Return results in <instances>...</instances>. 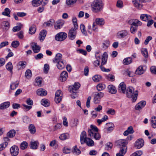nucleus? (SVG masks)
<instances>
[{
	"label": "nucleus",
	"mask_w": 156,
	"mask_h": 156,
	"mask_svg": "<svg viewBox=\"0 0 156 156\" xmlns=\"http://www.w3.org/2000/svg\"><path fill=\"white\" fill-rule=\"evenodd\" d=\"M41 104L45 107H48L50 105V103L48 100L46 99H42L41 101Z\"/></svg>",
	"instance_id": "obj_37"
},
{
	"label": "nucleus",
	"mask_w": 156,
	"mask_h": 156,
	"mask_svg": "<svg viewBox=\"0 0 156 156\" xmlns=\"http://www.w3.org/2000/svg\"><path fill=\"white\" fill-rule=\"evenodd\" d=\"M64 21L62 20H59L56 22L54 25L55 28L56 30L60 29L63 25Z\"/></svg>",
	"instance_id": "obj_12"
},
{
	"label": "nucleus",
	"mask_w": 156,
	"mask_h": 156,
	"mask_svg": "<svg viewBox=\"0 0 156 156\" xmlns=\"http://www.w3.org/2000/svg\"><path fill=\"white\" fill-rule=\"evenodd\" d=\"M77 1V0H66V3L68 5H71L75 3Z\"/></svg>",
	"instance_id": "obj_53"
},
{
	"label": "nucleus",
	"mask_w": 156,
	"mask_h": 156,
	"mask_svg": "<svg viewBox=\"0 0 156 156\" xmlns=\"http://www.w3.org/2000/svg\"><path fill=\"white\" fill-rule=\"evenodd\" d=\"M151 16L150 15L147 14H142L140 16L141 20L145 22L151 19Z\"/></svg>",
	"instance_id": "obj_21"
},
{
	"label": "nucleus",
	"mask_w": 156,
	"mask_h": 156,
	"mask_svg": "<svg viewBox=\"0 0 156 156\" xmlns=\"http://www.w3.org/2000/svg\"><path fill=\"white\" fill-rule=\"evenodd\" d=\"M90 128L91 129H89L88 132V135L91 137L93 136L94 133L98 132V129L96 126L92 125H90Z\"/></svg>",
	"instance_id": "obj_8"
},
{
	"label": "nucleus",
	"mask_w": 156,
	"mask_h": 156,
	"mask_svg": "<svg viewBox=\"0 0 156 156\" xmlns=\"http://www.w3.org/2000/svg\"><path fill=\"white\" fill-rule=\"evenodd\" d=\"M69 92L72 93H76V91L77 90L74 88V87L70 86L69 87Z\"/></svg>",
	"instance_id": "obj_60"
},
{
	"label": "nucleus",
	"mask_w": 156,
	"mask_h": 156,
	"mask_svg": "<svg viewBox=\"0 0 156 156\" xmlns=\"http://www.w3.org/2000/svg\"><path fill=\"white\" fill-rule=\"evenodd\" d=\"M118 145L120 147V150L116 154V156H124L127 151V141L124 139H121L117 141Z\"/></svg>",
	"instance_id": "obj_1"
},
{
	"label": "nucleus",
	"mask_w": 156,
	"mask_h": 156,
	"mask_svg": "<svg viewBox=\"0 0 156 156\" xmlns=\"http://www.w3.org/2000/svg\"><path fill=\"white\" fill-rule=\"evenodd\" d=\"M101 76L100 75H95L92 78L93 80L96 82L100 81L101 80Z\"/></svg>",
	"instance_id": "obj_46"
},
{
	"label": "nucleus",
	"mask_w": 156,
	"mask_h": 156,
	"mask_svg": "<svg viewBox=\"0 0 156 156\" xmlns=\"http://www.w3.org/2000/svg\"><path fill=\"white\" fill-rule=\"evenodd\" d=\"M32 76L31 71L30 69H27L25 72V76L27 78H29Z\"/></svg>",
	"instance_id": "obj_54"
},
{
	"label": "nucleus",
	"mask_w": 156,
	"mask_h": 156,
	"mask_svg": "<svg viewBox=\"0 0 156 156\" xmlns=\"http://www.w3.org/2000/svg\"><path fill=\"white\" fill-rule=\"evenodd\" d=\"M1 26H3V28L5 30H8L9 27V23L7 21H4L2 23Z\"/></svg>",
	"instance_id": "obj_39"
},
{
	"label": "nucleus",
	"mask_w": 156,
	"mask_h": 156,
	"mask_svg": "<svg viewBox=\"0 0 156 156\" xmlns=\"http://www.w3.org/2000/svg\"><path fill=\"white\" fill-rule=\"evenodd\" d=\"M108 91L109 93L115 94L116 92V90L114 86L112 85H109L108 86Z\"/></svg>",
	"instance_id": "obj_29"
},
{
	"label": "nucleus",
	"mask_w": 156,
	"mask_h": 156,
	"mask_svg": "<svg viewBox=\"0 0 156 156\" xmlns=\"http://www.w3.org/2000/svg\"><path fill=\"white\" fill-rule=\"evenodd\" d=\"M43 0H33L32 2V5L34 7H37L42 3Z\"/></svg>",
	"instance_id": "obj_26"
},
{
	"label": "nucleus",
	"mask_w": 156,
	"mask_h": 156,
	"mask_svg": "<svg viewBox=\"0 0 156 156\" xmlns=\"http://www.w3.org/2000/svg\"><path fill=\"white\" fill-rule=\"evenodd\" d=\"M67 35L65 32H61L58 33L55 36V40L58 41L64 40L67 37Z\"/></svg>",
	"instance_id": "obj_5"
},
{
	"label": "nucleus",
	"mask_w": 156,
	"mask_h": 156,
	"mask_svg": "<svg viewBox=\"0 0 156 156\" xmlns=\"http://www.w3.org/2000/svg\"><path fill=\"white\" fill-rule=\"evenodd\" d=\"M141 52L143 55L144 56L145 58L148 57L147 51L146 49L143 48L141 49Z\"/></svg>",
	"instance_id": "obj_55"
},
{
	"label": "nucleus",
	"mask_w": 156,
	"mask_h": 156,
	"mask_svg": "<svg viewBox=\"0 0 156 156\" xmlns=\"http://www.w3.org/2000/svg\"><path fill=\"white\" fill-rule=\"evenodd\" d=\"M31 48L33 51L35 53L39 52L41 49V47L37 45V44L36 43H33L31 44Z\"/></svg>",
	"instance_id": "obj_11"
},
{
	"label": "nucleus",
	"mask_w": 156,
	"mask_h": 156,
	"mask_svg": "<svg viewBox=\"0 0 156 156\" xmlns=\"http://www.w3.org/2000/svg\"><path fill=\"white\" fill-rule=\"evenodd\" d=\"M36 83L38 86H40L41 84L42 80L41 78L39 77H37L35 79Z\"/></svg>",
	"instance_id": "obj_64"
},
{
	"label": "nucleus",
	"mask_w": 156,
	"mask_h": 156,
	"mask_svg": "<svg viewBox=\"0 0 156 156\" xmlns=\"http://www.w3.org/2000/svg\"><path fill=\"white\" fill-rule=\"evenodd\" d=\"M95 24L100 26L103 25L105 24L104 20L102 18H97L95 19Z\"/></svg>",
	"instance_id": "obj_24"
},
{
	"label": "nucleus",
	"mask_w": 156,
	"mask_h": 156,
	"mask_svg": "<svg viewBox=\"0 0 156 156\" xmlns=\"http://www.w3.org/2000/svg\"><path fill=\"white\" fill-rule=\"evenodd\" d=\"M23 122L25 123H28L30 122V119L27 116H25L23 118Z\"/></svg>",
	"instance_id": "obj_52"
},
{
	"label": "nucleus",
	"mask_w": 156,
	"mask_h": 156,
	"mask_svg": "<svg viewBox=\"0 0 156 156\" xmlns=\"http://www.w3.org/2000/svg\"><path fill=\"white\" fill-rule=\"evenodd\" d=\"M144 71L143 69V66H140L136 69V74L140 75L144 73Z\"/></svg>",
	"instance_id": "obj_34"
},
{
	"label": "nucleus",
	"mask_w": 156,
	"mask_h": 156,
	"mask_svg": "<svg viewBox=\"0 0 156 156\" xmlns=\"http://www.w3.org/2000/svg\"><path fill=\"white\" fill-rule=\"evenodd\" d=\"M143 154L142 152L141 151H138L133 154L131 156H140Z\"/></svg>",
	"instance_id": "obj_58"
},
{
	"label": "nucleus",
	"mask_w": 156,
	"mask_h": 156,
	"mask_svg": "<svg viewBox=\"0 0 156 156\" xmlns=\"http://www.w3.org/2000/svg\"><path fill=\"white\" fill-rule=\"evenodd\" d=\"M108 58L107 53L105 52L103 55L101 60V65H104L106 63Z\"/></svg>",
	"instance_id": "obj_30"
},
{
	"label": "nucleus",
	"mask_w": 156,
	"mask_h": 156,
	"mask_svg": "<svg viewBox=\"0 0 156 156\" xmlns=\"http://www.w3.org/2000/svg\"><path fill=\"white\" fill-rule=\"evenodd\" d=\"M146 104V102L145 101H142L138 103L136 105L135 107V108L136 110H139L140 109H142L143 108Z\"/></svg>",
	"instance_id": "obj_20"
},
{
	"label": "nucleus",
	"mask_w": 156,
	"mask_h": 156,
	"mask_svg": "<svg viewBox=\"0 0 156 156\" xmlns=\"http://www.w3.org/2000/svg\"><path fill=\"white\" fill-rule=\"evenodd\" d=\"M108 116L106 115H105L101 119H98L97 120V122L98 123V125H100L102 122H103L108 119Z\"/></svg>",
	"instance_id": "obj_42"
},
{
	"label": "nucleus",
	"mask_w": 156,
	"mask_h": 156,
	"mask_svg": "<svg viewBox=\"0 0 156 156\" xmlns=\"http://www.w3.org/2000/svg\"><path fill=\"white\" fill-rule=\"evenodd\" d=\"M39 143L37 141H31L30 142V147L34 149H37L38 147Z\"/></svg>",
	"instance_id": "obj_32"
},
{
	"label": "nucleus",
	"mask_w": 156,
	"mask_h": 156,
	"mask_svg": "<svg viewBox=\"0 0 156 156\" xmlns=\"http://www.w3.org/2000/svg\"><path fill=\"white\" fill-rule=\"evenodd\" d=\"M11 12V11L8 8H5L4 10V11L2 13V14L3 15L7 16L9 17H10V14Z\"/></svg>",
	"instance_id": "obj_41"
},
{
	"label": "nucleus",
	"mask_w": 156,
	"mask_h": 156,
	"mask_svg": "<svg viewBox=\"0 0 156 156\" xmlns=\"http://www.w3.org/2000/svg\"><path fill=\"white\" fill-rule=\"evenodd\" d=\"M29 129L30 132L32 134H34L36 132L35 127L33 124H30L29 125Z\"/></svg>",
	"instance_id": "obj_35"
},
{
	"label": "nucleus",
	"mask_w": 156,
	"mask_h": 156,
	"mask_svg": "<svg viewBox=\"0 0 156 156\" xmlns=\"http://www.w3.org/2000/svg\"><path fill=\"white\" fill-rule=\"evenodd\" d=\"M126 97L128 98H131L133 102H135L137 99L138 95V91L136 90L134 91V88L130 86L126 90Z\"/></svg>",
	"instance_id": "obj_3"
},
{
	"label": "nucleus",
	"mask_w": 156,
	"mask_h": 156,
	"mask_svg": "<svg viewBox=\"0 0 156 156\" xmlns=\"http://www.w3.org/2000/svg\"><path fill=\"white\" fill-rule=\"evenodd\" d=\"M132 59L130 57L125 58L123 60V63L126 65H128L132 62Z\"/></svg>",
	"instance_id": "obj_45"
},
{
	"label": "nucleus",
	"mask_w": 156,
	"mask_h": 156,
	"mask_svg": "<svg viewBox=\"0 0 156 156\" xmlns=\"http://www.w3.org/2000/svg\"><path fill=\"white\" fill-rule=\"evenodd\" d=\"M55 23V20H54L51 19L47 22H46L44 23L43 25L45 27H49L52 26Z\"/></svg>",
	"instance_id": "obj_28"
},
{
	"label": "nucleus",
	"mask_w": 156,
	"mask_h": 156,
	"mask_svg": "<svg viewBox=\"0 0 156 156\" xmlns=\"http://www.w3.org/2000/svg\"><path fill=\"white\" fill-rule=\"evenodd\" d=\"M128 33L127 30H123L118 32L116 36L117 37L119 38H123L126 36L128 35Z\"/></svg>",
	"instance_id": "obj_10"
},
{
	"label": "nucleus",
	"mask_w": 156,
	"mask_h": 156,
	"mask_svg": "<svg viewBox=\"0 0 156 156\" xmlns=\"http://www.w3.org/2000/svg\"><path fill=\"white\" fill-rule=\"evenodd\" d=\"M8 143L5 142L0 144V151L3 150L7 145Z\"/></svg>",
	"instance_id": "obj_62"
},
{
	"label": "nucleus",
	"mask_w": 156,
	"mask_h": 156,
	"mask_svg": "<svg viewBox=\"0 0 156 156\" xmlns=\"http://www.w3.org/2000/svg\"><path fill=\"white\" fill-rule=\"evenodd\" d=\"M89 146H92L94 145V143L90 138H87L86 140L85 143Z\"/></svg>",
	"instance_id": "obj_40"
},
{
	"label": "nucleus",
	"mask_w": 156,
	"mask_h": 156,
	"mask_svg": "<svg viewBox=\"0 0 156 156\" xmlns=\"http://www.w3.org/2000/svg\"><path fill=\"white\" fill-rule=\"evenodd\" d=\"M105 125L108 132H110L114 129V125L112 123L109 122L107 123Z\"/></svg>",
	"instance_id": "obj_31"
},
{
	"label": "nucleus",
	"mask_w": 156,
	"mask_h": 156,
	"mask_svg": "<svg viewBox=\"0 0 156 156\" xmlns=\"http://www.w3.org/2000/svg\"><path fill=\"white\" fill-rule=\"evenodd\" d=\"M126 86L124 82L121 83L119 85L118 90L120 92L124 94L126 92Z\"/></svg>",
	"instance_id": "obj_16"
},
{
	"label": "nucleus",
	"mask_w": 156,
	"mask_h": 156,
	"mask_svg": "<svg viewBox=\"0 0 156 156\" xmlns=\"http://www.w3.org/2000/svg\"><path fill=\"white\" fill-rule=\"evenodd\" d=\"M16 131L14 129L10 130L7 133L8 137L11 138L14 137L16 134Z\"/></svg>",
	"instance_id": "obj_38"
},
{
	"label": "nucleus",
	"mask_w": 156,
	"mask_h": 156,
	"mask_svg": "<svg viewBox=\"0 0 156 156\" xmlns=\"http://www.w3.org/2000/svg\"><path fill=\"white\" fill-rule=\"evenodd\" d=\"M144 144V141L143 139H138L135 143V146L138 149L140 148Z\"/></svg>",
	"instance_id": "obj_14"
},
{
	"label": "nucleus",
	"mask_w": 156,
	"mask_h": 156,
	"mask_svg": "<svg viewBox=\"0 0 156 156\" xmlns=\"http://www.w3.org/2000/svg\"><path fill=\"white\" fill-rule=\"evenodd\" d=\"M18 25L19 26H16L13 27L12 30L14 32L19 31L21 29L22 25L20 23H19Z\"/></svg>",
	"instance_id": "obj_49"
},
{
	"label": "nucleus",
	"mask_w": 156,
	"mask_h": 156,
	"mask_svg": "<svg viewBox=\"0 0 156 156\" xmlns=\"http://www.w3.org/2000/svg\"><path fill=\"white\" fill-rule=\"evenodd\" d=\"M36 29L35 26L33 25L31 26L29 29V33L31 34H34L36 31Z\"/></svg>",
	"instance_id": "obj_48"
},
{
	"label": "nucleus",
	"mask_w": 156,
	"mask_h": 156,
	"mask_svg": "<svg viewBox=\"0 0 156 156\" xmlns=\"http://www.w3.org/2000/svg\"><path fill=\"white\" fill-rule=\"evenodd\" d=\"M105 87V85L102 83H99L98 84L97 86V89L98 91H101L103 90Z\"/></svg>",
	"instance_id": "obj_44"
},
{
	"label": "nucleus",
	"mask_w": 156,
	"mask_h": 156,
	"mask_svg": "<svg viewBox=\"0 0 156 156\" xmlns=\"http://www.w3.org/2000/svg\"><path fill=\"white\" fill-rule=\"evenodd\" d=\"M69 136L68 134L67 133H63L61 134L59 136V138L62 140H64L69 138Z\"/></svg>",
	"instance_id": "obj_43"
},
{
	"label": "nucleus",
	"mask_w": 156,
	"mask_h": 156,
	"mask_svg": "<svg viewBox=\"0 0 156 156\" xmlns=\"http://www.w3.org/2000/svg\"><path fill=\"white\" fill-rule=\"evenodd\" d=\"M26 65V62L24 61H21L19 62L17 65V67L18 70H20L24 68Z\"/></svg>",
	"instance_id": "obj_23"
},
{
	"label": "nucleus",
	"mask_w": 156,
	"mask_h": 156,
	"mask_svg": "<svg viewBox=\"0 0 156 156\" xmlns=\"http://www.w3.org/2000/svg\"><path fill=\"white\" fill-rule=\"evenodd\" d=\"M87 137L86 133L85 131H83L81 133L80 136V140L81 143L83 144L85 143L86 140L87 139Z\"/></svg>",
	"instance_id": "obj_18"
},
{
	"label": "nucleus",
	"mask_w": 156,
	"mask_h": 156,
	"mask_svg": "<svg viewBox=\"0 0 156 156\" xmlns=\"http://www.w3.org/2000/svg\"><path fill=\"white\" fill-rule=\"evenodd\" d=\"M57 68L59 69H62L65 67L66 63L64 62L63 60L56 63Z\"/></svg>",
	"instance_id": "obj_25"
},
{
	"label": "nucleus",
	"mask_w": 156,
	"mask_h": 156,
	"mask_svg": "<svg viewBox=\"0 0 156 156\" xmlns=\"http://www.w3.org/2000/svg\"><path fill=\"white\" fill-rule=\"evenodd\" d=\"M104 94L103 92L100 91L95 92L94 95V102L96 104L100 103L101 99L104 96Z\"/></svg>",
	"instance_id": "obj_4"
},
{
	"label": "nucleus",
	"mask_w": 156,
	"mask_h": 156,
	"mask_svg": "<svg viewBox=\"0 0 156 156\" xmlns=\"http://www.w3.org/2000/svg\"><path fill=\"white\" fill-rule=\"evenodd\" d=\"M62 55L60 53H58L57 54L55 58L53 60V62L55 63H56L63 60L62 59Z\"/></svg>",
	"instance_id": "obj_15"
},
{
	"label": "nucleus",
	"mask_w": 156,
	"mask_h": 156,
	"mask_svg": "<svg viewBox=\"0 0 156 156\" xmlns=\"http://www.w3.org/2000/svg\"><path fill=\"white\" fill-rule=\"evenodd\" d=\"M68 76V74L66 71H63L60 74V80L62 82L65 81Z\"/></svg>",
	"instance_id": "obj_17"
},
{
	"label": "nucleus",
	"mask_w": 156,
	"mask_h": 156,
	"mask_svg": "<svg viewBox=\"0 0 156 156\" xmlns=\"http://www.w3.org/2000/svg\"><path fill=\"white\" fill-rule=\"evenodd\" d=\"M73 152L77 155L81 153L80 151L77 148L76 146L74 147Z\"/></svg>",
	"instance_id": "obj_59"
},
{
	"label": "nucleus",
	"mask_w": 156,
	"mask_h": 156,
	"mask_svg": "<svg viewBox=\"0 0 156 156\" xmlns=\"http://www.w3.org/2000/svg\"><path fill=\"white\" fill-rule=\"evenodd\" d=\"M19 150L18 147L13 146L11 147L10 150L11 154L12 156H16L19 153Z\"/></svg>",
	"instance_id": "obj_9"
},
{
	"label": "nucleus",
	"mask_w": 156,
	"mask_h": 156,
	"mask_svg": "<svg viewBox=\"0 0 156 156\" xmlns=\"http://www.w3.org/2000/svg\"><path fill=\"white\" fill-rule=\"evenodd\" d=\"M47 34L46 31L44 30H42L40 33L39 39L41 41H43L45 38Z\"/></svg>",
	"instance_id": "obj_22"
},
{
	"label": "nucleus",
	"mask_w": 156,
	"mask_h": 156,
	"mask_svg": "<svg viewBox=\"0 0 156 156\" xmlns=\"http://www.w3.org/2000/svg\"><path fill=\"white\" fill-rule=\"evenodd\" d=\"M6 69L10 72H12V69H13V66L12 63L11 62H8L6 65Z\"/></svg>",
	"instance_id": "obj_47"
},
{
	"label": "nucleus",
	"mask_w": 156,
	"mask_h": 156,
	"mask_svg": "<svg viewBox=\"0 0 156 156\" xmlns=\"http://www.w3.org/2000/svg\"><path fill=\"white\" fill-rule=\"evenodd\" d=\"M137 27L132 25H131L130 30L131 33L133 34H134L137 31Z\"/></svg>",
	"instance_id": "obj_57"
},
{
	"label": "nucleus",
	"mask_w": 156,
	"mask_h": 156,
	"mask_svg": "<svg viewBox=\"0 0 156 156\" xmlns=\"http://www.w3.org/2000/svg\"><path fill=\"white\" fill-rule=\"evenodd\" d=\"M103 7V4L101 0H94L91 4V11L94 13L101 12Z\"/></svg>",
	"instance_id": "obj_2"
},
{
	"label": "nucleus",
	"mask_w": 156,
	"mask_h": 156,
	"mask_svg": "<svg viewBox=\"0 0 156 156\" xmlns=\"http://www.w3.org/2000/svg\"><path fill=\"white\" fill-rule=\"evenodd\" d=\"M77 29V28H72L69 30L68 36L70 40H72L75 38L76 34V30Z\"/></svg>",
	"instance_id": "obj_6"
},
{
	"label": "nucleus",
	"mask_w": 156,
	"mask_h": 156,
	"mask_svg": "<svg viewBox=\"0 0 156 156\" xmlns=\"http://www.w3.org/2000/svg\"><path fill=\"white\" fill-rule=\"evenodd\" d=\"M61 92V90H58L55 93V101L56 103H59L62 100V94Z\"/></svg>",
	"instance_id": "obj_7"
},
{
	"label": "nucleus",
	"mask_w": 156,
	"mask_h": 156,
	"mask_svg": "<svg viewBox=\"0 0 156 156\" xmlns=\"http://www.w3.org/2000/svg\"><path fill=\"white\" fill-rule=\"evenodd\" d=\"M150 71L151 73L154 74H156V66H152L150 68Z\"/></svg>",
	"instance_id": "obj_63"
},
{
	"label": "nucleus",
	"mask_w": 156,
	"mask_h": 156,
	"mask_svg": "<svg viewBox=\"0 0 156 156\" xmlns=\"http://www.w3.org/2000/svg\"><path fill=\"white\" fill-rule=\"evenodd\" d=\"M10 105V103L9 101L5 102L2 103L0 105V109L3 110L8 108Z\"/></svg>",
	"instance_id": "obj_27"
},
{
	"label": "nucleus",
	"mask_w": 156,
	"mask_h": 156,
	"mask_svg": "<svg viewBox=\"0 0 156 156\" xmlns=\"http://www.w3.org/2000/svg\"><path fill=\"white\" fill-rule=\"evenodd\" d=\"M134 6L137 9H140L142 7V5L140 3L139 0H134L132 1Z\"/></svg>",
	"instance_id": "obj_33"
},
{
	"label": "nucleus",
	"mask_w": 156,
	"mask_h": 156,
	"mask_svg": "<svg viewBox=\"0 0 156 156\" xmlns=\"http://www.w3.org/2000/svg\"><path fill=\"white\" fill-rule=\"evenodd\" d=\"M132 23L131 25H132L137 27L138 26L142 25V23L140 21L137 19H133L131 20Z\"/></svg>",
	"instance_id": "obj_13"
},
{
	"label": "nucleus",
	"mask_w": 156,
	"mask_h": 156,
	"mask_svg": "<svg viewBox=\"0 0 156 156\" xmlns=\"http://www.w3.org/2000/svg\"><path fill=\"white\" fill-rule=\"evenodd\" d=\"M27 143L26 142L23 141L21 144L20 148L22 150H24L27 148Z\"/></svg>",
	"instance_id": "obj_50"
},
{
	"label": "nucleus",
	"mask_w": 156,
	"mask_h": 156,
	"mask_svg": "<svg viewBox=\"0 0 156 156\" xmlns=\"http://www.w3.org/2000/svg\"><path fill=\"white\" fill-rule=\"evenodd\" d=\"M107 113L111 115H114L115 113V110L112 108L109 109L106 112Z\"/></svg>",
	"instance_id": "obj_61"
},
{
	"label": "nucleus",
	"mask_w": 156,
	"mask_h": 156,
	"mask_svg": "<svg viewBox=\"0 0 156 156\" xmlns=\"http://www.w3.org/2000/svg\"><path fill=\"white\" fill-rule=\"evenodd\" d=\"M18 83H16L15 82L12 83L10 84V89L12 90H14L18 87Z\"/></svg>",
	"instance_id": "obj_56"
},
{
	"label": "nucleus",
	"mask_w": 156,
	"mask_h": 156,
	"mask_svg": "<svg viewBox=\"0 0 156 156\" xmlns=\"http://www.w3.org/2000/svg\"><path fill=\"white\" fill-rule=\"evenodd\" d=\"M151 126L154 128H156V117L152 116L151 119Z\"/></svg>",
	"instance_id": "obj_36"
},
{
	"label": "nucleus",
	"mask_w": 156,
	"mask_h": 156,
	"mask_svg": "<svg viewBox=\"0 0 156 156\" xmlns=\"http://www.w3.org/2000/svg\"><path fill=\"white\" fill-rule=\"evenodd\" d=\"M36 92L37 95L42 96H45L47 94V91L42 88L38 89L37 90Z\"/></svg>",
	"instance_id": "obj_19"
},
{
	"label": "nucleus",
	"mask_w": 156,
	"mask_h": 156,
	"mask_svg": "<svg viewBox=\"0 0 156 156\" xmlns=\"http://www.w3.org/2000/svg\"><path fill=\"white\" fill-rule=\"evenodd\" d=\"M20 44V42L18 41H13L11 44L12 47L14 48H16L18 47Z\"/></svg>",
	"instance_id": "obj_51"
}]
</instances>
